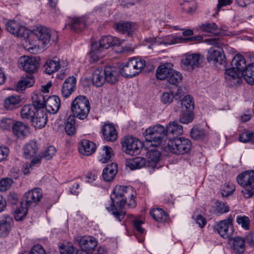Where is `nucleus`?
<instances>
[{"instance_id":"338daca9","label":"nucleus","mask_w":254,"mask_h":254,"mask_svg":"<svg viewBox=\"0 0 254 254\" xmlns=\"http://www.w3.org/2000/svg\"><path fill=\"white\" fill-rule=\"evenodd\" d=\"M9 153L7 147L4 146L0 147V162L5 160Z\"/></svg>"},{"instance_id":"c756f323","label":"nucleus","mask_w":254,"mask_h":254,"mask_svg":"<svg viewBox=\"0 0 254 254\" xmlns=\"http://www.w3.org/2000/svg\"><path fill=\"white\" fill-rule=\"evenodd\" d=\"M196 37H191L189 38H182L177 36L168 35L162 40V43L165 45H170L175 44L178 43H185L188 41L196 40Z\"/></svg>"},{"instance_id":"7c9ffc66","label":"nucleus","mask_w":254,"mask_h":254,"mask_svg":"<svg viewBox=\"0 0 254 254\" xmlns=\"http://www.w3.org/2000/svg\"><path fill=\"white\" fill-rule=\"evenodd\" d=\"M160 152L155 149L150 150L147 153L146 164L148 167L154 168L160 160Z\"/></svg>"},{"instance_id":"f704fd0d","label":"nucleus","mask_w":254,"mask_h":254,"mask_svg":"<svg viewBox=\"0 0 254 254\" xmlns=\"http://www.w3.org/2000/svg\"><path fill=\"white\" fill-rule=\"evenodd\" d=\"M59 61V59L57 57L54 58L53 60H47L44 65L45 73L50 75L58 71L61 67Z\"/></svg>"},{"instance_id":"39448f33","label":"nucleus","mask_w":254,"mask_h":254,"mask_svg":"<svg viewBox=\"0 0 254 254\" xmlns=\"http://www.w3.org/2000/svg\"><path fill=\"white\" fill-rule=\"evenodd\" d=\"M144 137L146 142H151V145L155 146L160 145L163 140L167 138L165 128L161 125L147 128L144 132Z\"/></svg>"},{"instance_id":"f3484780","label":"nucleus","mask_w":254,"mask_h":254,"mask_svg":"<svg viewBox=\"0 0 254 254\" xmlns=\"http://www.w3.org/2000/svg\"><path fill=\"white\" fill-rule=\"evenodd\" d=\"M102 137L107 141L114 142L117 138V131L115 127L111 124H105L101 129Z\"/></svg>"},{"instance_id":"b1692460","label":"nucleus","mask_w":254,"mask_h":254,"mask_svg":"<svg viewBox=\"0 0 254 254\" xmlns=\"http://www.w3.org/2000/svg\"><path fill=\"white\" fill-rule=\"evenodd\" d=\"M61 107L60 98L56 95L49 97L46 101V111L50 114H55L59 110Z\"/></svg>"},{"instance_id":"4d7b16f0","label":"nucleus","mask_w":254,"mask_h":254,"mask_svg":"<svg viewBox=\"0 0 254 254\" xmlns=\"http://www.w3.org/2000/svg\"><path fill=\"white\" fill-rule=\"evenodd\" d=\"M236 221L245 230H249L250 229V220L248 217L246 216H238L236 219Z\"/></svg>"},{"instance_id":"37998d69","label":"nucleus","mask_w":254,"mask_h":254,"mask_svg":"<svg viewBox=\"0 0 254 254\" xmlns=\"http://www.w3.org/2000/svg\"><path fill=\"white\" fill-rule=\"evenodd\" d=\"M126 165L132 170L140 169L147 165L146 160L144 158L135 157L127 161Z\"/></svg>"},{"instance_id":"58836bf2","label":"nucleus","mask_w":254,"mask_h":254,"mask_svg":"<svg viewBox=\"0 0 254 254\" xmlns=\"http://www.w3.org/2000/svg\"><path fill=\"white\" fill-rule=\"evenodd\" d=\"M20 101L21 99L19 96H9L4 99V107L7 110H12L19 106Z\"/></svg>"},{"instance_id":"5701e85b","label":"nucleus","mask_w":254,"mask_h":254,"mask_svg":"<svg viewBox=\"0 0 254 254\" xmlns=\"http://www.w3.org/2000/svg\"><path fill=\"white\" fill-rule=\"evenodd\" d=\"M105 80L109 84H115L119 78V71L114 66H106L104 70Z\"/></svg>"},{"instance_id":"aec40b11","label":"nucleus","mask_w":254,"mask_h":254,"mask_svg":"<svg viewBox=\"0 0 254 254\" xmlns=\"http://www.w3.org/2000/svg\"><path fill=\"white\" fill-rule=\"evenodd\" d=\"M114 28L119 33H127L128 35H131L132 33L137 29L138 26L135 23L125 22L115 23Z\"/></svg>"},{"instance_id":"1a4fd4ad","label":"nucleus","mask_w":254,"mask_h":254,"mask_svg":"<svg viewBox=\"0 0 254 254\" xmlns=\"http://www.w3.org/2000/svg\"><path fill=\"white\" fill-rule=\"evenodd\" d=\"M213 228L214 232H217L223 238H230L234 230L232 225V215L229 216L226 219L216 223L214 225Z\"/></svg>"},{"instance_id":"9b49d317","label":"nucleus","mask_w":254,"mask_h":254,"mask_svg":"<svg viewBox=\"0 0 254 254\" xmlns=\"http://www.w3.org/2000/svg\"><path fill=\"white\" fill-rule=\"evenodd\" d=\"M204 60V57L199 54L186 55L182 60L181 66L185 70L191 71L198 68Z\"/></svg>"},{"instance_id":"79ce46f5","label":"nucleus","mask_w":254,"mask_h":254,"mask_svg":"<svg viewBox=\"0 0 254 254\" xmlns=\"http://www.w3.org/2000/svg\"><path fill=\"white\" fill-rule=\"evenodd\" d=\"M213 213L216 215H220L228 212L230 209L229 206L224 202L216 200L213 206Z\"/></svg>"},{"instance_id":"603ef678","label":"nucleus","mask_w":254,"mask_h":254,"mask_svg":"<svg viewBox=\"0 0 254 254\" xmlns=\"http://www.w3.org/2000/svg\"><path fill=\"white\" fill-rule=\"evenodd\" d=\"M28 207L21 204L20 208L16 209L14 213V217L16 221H21L26 216Z\"/></svg>"},{"instance_id":"e2e57ef3","label":"nucleus","mask_w":254,"mask_h":254,"mask_svg":"<svg viewBox=\"0 0 254 254\" xmlns=\"http://www.w3.org/2000/svg\"><path fill=\"white\" fill-rule=\"evenodd\" d=\"M61 254H74V248L71 245H63L59 248Z\"/></svg>"},{"instance_id":"a18cd8bd","label":"nucleus","mask_w":254,"mask_h":254,"mask_svg":"<svg viewBox=\"0 0 254 254\" xmlns=\"http://www.w3.org/2000/svg\"><path fill=\"white\" fill-rule=\"evenodd\" d=\"M28 127L21 122H17L13 125L12 131L18 137H24L26 135Z\"/></svg>"},{"instance_id":"473e14b6","label":"nucleus","mask_w":254,"mask_h":254,"mask_svg":"<svg viewBox=\"0 0 254 254\" xmlns=\"http://www.w3.org/2000/svg\"><path fill=\"white\" fill-rule=\"evenodd\" d=\"M34 77L31 74L26 77H21L16 85V91L20 92L25 90L26 88L31 87L34 83Z\"/></svg>"},{"instance_id":"680f3d73","label":"nucleus","mask_w":254,"mask_h":254,"mask_svg":"<svg viewBox=\"0 0 254 254\" xmlns=\"http://www.w3.org/2000/svg\"><path fill=\"white\" fill-rule=\"evenodd\" d=\"M12 183L13 180L11 178H6L2 179L0 181V191H5L8 190Z\"/></svg>"},{"instance_id":"6ab92c4d","label":"nucleus","mask_w":254,"mask_h":254,"mask_svg":"<svg viewBox=\"0 0 254 254\" xmlns=\"http://www.w3.org/2000/svg\"><path fill=\"white\" fill-rule=\"evenodd\" d=\"M124 42V40H120L117 37L107 36L102 37L98 44L99 47L105 51L110 47L120 46Z\"/></svg>"},{"instance_id":"ddd939ff","label":"nucleus","mask_w":254,"mask_h":254,"mask_svg":"<svg viewBox=\"0 0 254 254\" xmlns=\"http://www.w3.org/2000/svg\"><path fill=\"white\" fill-rule=\"evenodd\" d=\"M42 197V191L40 188H35L27 192L21 201V205L27 207L35 206Z\"/></svg>"},{"instance_id":"9d476101","label":"nucleus","mask_w":254,"mask_h":254,"mask_svg":"<svg viewBox=\"0 0 254 254\" xmlns=\"http://www.w3.org/2000/svg\"><path fill=\"white\" fill-rule=\"evenodd\" d=\"M141 145V142L139 139L131 136L125 137L122 140L124 152L132 156L139 153Z\"/></svg>"},{"instance_id":"f257e3e1","label":"nucleus","mask_w":254,"mask_h":254,"mask_svg":"<svg viewBox=\"0 0 254 254\" xmlns=\"http://www.w3.org/2000/svg\"><path fill=\"white\" fill-rule=\"evenodd\" d=\"M136 191L131 186H116L111 195V200L105 203L106 209L116 220L121 221L126 215L124 210L125 205L130 208L136 206Z\"/></svg>"},{"instance_id":"c03bdc74","label":"nucleus","mask_w":254,"mask_h":254,"mask_svg":"<svg viewBox=\"0 0 254 254\" xmlns=\"http://www.w3.org/2000/svg\"><path fill=\"white\" fill-rule=\"evenodd\" d=\"M246 81L250 85H254V63L247 65L244 72H242Z\"/></svg>"},{"instance_id":"0e129e2a","label":"nucleus","mask_w":254,"mask_h":254,"mask_svg":"<svg viewBox=\"0 0 254 254\" xmlns=\"http://www.w3.org/2000/svg\"><path fill=\"white\" fill-rule=\"evenodd\" d=\"M56 152V149L53 146H50L44 153L43 157L46 160L51 159Z\"/></svg>"},{"instance_id":"f8f14e48","label":"nucleus","mask_w":254,"mask_h":254,"mask_svg":"<svg viewBox=\"0 0 254 254\" xmlns=\"http://www.w3.org/2000/svg\"><path fill=\"white\" fill-rule=\"evenodd\" d=\"M6 29L11 34L26 39L29 36V30L15 20H9L5 23Z\"/></svg>"},{"instance_id":"bb28decb","label":"nucleus","mask_w":254,"mask_h":254,"mask_svg":"<svg viewBox=\"0 0 254 254\" xmlns=\"http://www.w3.org/2000/svg\"><path fill=\"white\" fill-rule=\"evenodd\" d=\"M173 65L170 63H165L159 66L156 72V77L160 80H165L168 79L170 73L173 69Z\"/></svg>"},{"instance_id":"3c124183","label":"nucleus","mask_w":254,"mask_h":254,"mask_svg":"<svg viewBox=\"0 0 254 254\" xmlns=\"http://www.w3.org/2000/svg\"><path fill=\"white\" fill-rule=\"evenodd\" d=\"M65 130L66 133L69 135H72L75 132V117L69 116L66 121L65 125Z\"/></svg>"},{"instance_id":"e433bc0d","label":"nucleus","mask_w":254,"mask_h":254,"mask_svg":"<svg viewBox=\"0 0 254 254\" xmlns=\"http://www.w3.org/2000/svg\"><path fill=\"white\" fill-rule=\"evenodd\" d=\"M37 109L33 105H25L21 109L20 114L21 118L24 120L31 121L34 115H35Z\"/></svg>"},{"instance_id":"8fccbe9b","label":"nucleus","mask_w":254,"mask_h":254,"mask_svg":"<svg viewBox=\"0 0 254 254\" xmlns=\"http://www.w3.org/2000/svg\"><path fill=\"white\" fill-rule=\"evenodd\" d=\"M113 155V151L112 148L109 146L103 147L102 154L99 161L102 163H106L110 161Z\"/></svg>"},{"instance_id":"ea45409f","label":"nucleus","mask_w":254,"mask_h":254,"mask_svg":"<svg viewBox=\"0 0 254 254\" xmlns=\"http://www.w3.org/2000/svg\"><path fill=\"white\" fill-rule=\"evenodd\" d=\"M150 214L155 220L161 223L166 222L168 219V214L160 208H153Z\"/></svg>"},{"instance_id":"a19ab883","label":"nucleus","mask_w":254,"mask_h":254,"mask_svg":"<svg viewBox=\"0 0 254 254\" xmlns=\"http://www.w3.org/2000/svg\"><path fill=\"white\" fill-rule=\"evenodd\" d=\"M246 239L236 237L233 239L232 248L237 254H243L245 250Z\"/></svg>"},{"instance_id":"c85d7f7f","label":"nucleus","mask_w":254,"mask_h":254,"mask_svg":"<svg viewBox=\"0 0 254 254\" xmlns=\"http://www.w3.org/2000/svg\"><path fill=\"white\" fill-rule=\"evenodd\" d=\"M79 245L81 249L91 252L93 251V249L97 246V241L93 237L85 236L80 239Z\"/></svg>"},{"instance_id":"13d9d810","label":"nucleus","mask_w":254,"mask_h":254,"mask_svg":"<svg viewBox=\"0 0 254 254\" xmlns=\"http://www.w3.org/2000/svg\"><path fill=\"white\" fill-rule=\"evenodd\" d=\"M200 28L203 32L214 33L216 32L217 26L214 22L206 23L202 24Z\"/></svg>"},{"instance_id":"69168bd1","label":"nucleus","mask_w":254,"mask_h":254,"mask_svg":"<svg viewBox=\"0 0 254 254\" xmlns=\"http://www.w3.org/2000/svg\"><path fill=\"white\" fill-rule=\"evenodd\" d=\"M30 254H46V252L41 245L37 244L31 248Z\"/></svg>"},{"instance_id":"2eb2a0df","label":"nucleus","mask_w":254,"mask_h":254,"mask_svg":"<svg viewBox=\"0 0 254 254\" xmlns=\"http://www.w3.org/2000/svg\"><path fill=\"white\" fill-rule=\"evenodd\" d=\"M165 128L167 138L169 141L174 137H178V136L181 135L183 132V127L178 121L170 122Z\"/></svg>"},{"instance_id":"dca6fc26","label":"nucleus","mask_w":254,"mask_h":254,"mask_svg":"<svg viewBox=\"0 0 254 254\" xmlns=\"http://www.w3.org/2000/svg\"><path fill=\"white\" fill-rule=\"evenodd\" d=\"M34 34L38 38L39 41L43 46H46L50 43L52 36V31L47 27L40 26L37 27L34 30Z\"/></svg>"},{"instance_id":"20e7f679","label":"nucleus","mask_w":254,"mask_h":254,"mask_svg":"<svg viewBox=\"0 0 254 254\" xmlns=\"http://www.w3.org/2000/svg\"><path fill=\"white\" fill-rule=\"evenodd\" d=\"M238 184L243 188L241 192L246 198L254 194V171L248 170L239 174L237 177Z\"/></svg>"},{"instance_id":"2f4dec72","label":"nucleus","mask_w":254,"mask_h":254,"mask_svg":"<svg viewBox=\"0 0 254 254\" xmlns=\"http://www.w3.org/2000/svg\"><path fill=\"white\" fill-rule=\"evenodd\" d=\"M105 55V51L99 47L98 42L93 43L89 53L90 60L92 62H97Z\"/></svg>"},{"instance_id":"423d86ee","label":"nucleus","mask_w":254,"mask_h":254,"mask_svg":"<svg viewBox=\"0 0 254 254\" xmlns=\"http://www.w3.org/2000/svg\"><path fill=\"white\" fill-rule=\"evenodd\" d=\"M207 43L209 45H214L217 47V49L211 48L209 50L207 57L208 62L223 65L224 66H225L226 64L225 57L223 54L222 50L219 48V45L221 44V40L219 38H211L207 40Z\"/></svg>"},{"instance_id":"052dcab7","label":"nucleus","mask_w":254,"mask_h":254,"mask_svg":"<svg viewBox=\"0 0 254 254\" xmlns=\"http://www.w3.org/2000/svg\"><path fill=\"white\" fill-rule=\"evenodd\" d=\"M175 97L174 91L166 92L162 94L161 96V101L163 104H169L173 100Z\"/></svg>"},{"instance_id":"bf43d9fd","label":"nucleus","mask_w":254,"mask_h":254,"mask_svg":"<svg viewBox=\"0 0 254 254\" xmlns=\"http://www.w3.org/2000/svg\"><path fill=\"white\" fill-rule=\"evenodd\" d=\"M235 187L232 184H225L221 190V194L223 196L227 197L233 193Z\"/></svg>"},{"instance_id":"864d4df0","label":"nucleus","mask_w":254,"mask_h":254,"mask_svg":"<svg viewBox=\"0 0 254 254\" xmlns=\"http://www.w3.org/2000/svg\"><path fill=\"white\" fill-rule=\"evenodd\" d=\"M193 119L192 112L182 110L180 115L179 122L182 124H188Z\"/></svg>"},{"instance_id":"412c9836","label":"nucleus","mask_w":254,"mask_h":254,"mask_svg":"<svg viewBox=\"0 0 254 254\" xmlns=\"http://www.w3.org/2000/svg\"><path fill=\"white\" fill-rule=\"evenodd\" d=\"M48 117L44 110H36L35 115L31 121L32 125L36 128H42L47 124Z\"/></svg>"},{"instance_id":"72a5a7b5","label":"nucleus","mask_w":254,"mask_h":254,"mask_svg":"<svg viewBox=\"0 0 254 254\" xmlns=\"http://www.w3.org/2000/svg\"><path fill=\"white\" fill-rule=\"evenodd\" d=\"M38 150L37 143L34 141H30L23 148V155L26 159H30L37 154Z\"/></svg>"},{"instance_id":"7ed1b4c3","label":"nucleus","mask_w":254,"mask_h":254,"mask_svg":"<svg viewBox=\"0 0 254 254\" xmlns=\"http://www.w3.org/2000/svg\"><path fill=\"white\" fill-rule=\"evenodd\" d=\"M90 104L88 98L83 95L76 97L71 104V111L73 117L84 120L88 116Z\"/></svg>"},{"instance_id":"a878e982","label":"nucleus","mask_w":254,"mask_h":254,"mask_svg":"<svg viewBox=\"0 0 254 254\" xmlns=\"http://www.w3.org/2000/svg\"><path fill=\"white\" fill-rule=\"evenodd\" d=\"M13 219L9 215H4L3 218L0 220V237H5L9 234L12 225Z\"/></svg>"},{"instance_id":"cd10ccee","label":"nucleus","mask_w":254,"mask_h":254,"mask_svg":"<svg viewBox=\"0 0 254 254\" xmlns=\"http://www.w3.org/2000/svg\"><path fill=\"white\" fill-rule=\"evenodd\" d=\"M118 172L117 165L112 163L107 165L103 170L102 177L106 182L112 181Z\"/></svg>"},{"instance_id":"774afa93","label":"nucleus","mask_w":254,"mask_h":254,"mask_svg":"<svg viewBox=\"0 0 254 254\" xmlns=\"http://www.w3.org/2000/svg\"><path fill=\"white\" fill-rule=\"evenodd\" d=\"M143 223L142 221L138 219H136L133 222L134 228L140 234H143L144 232V229L141 226Z\"/></svg>"},{"instance_id":"6e6552de","label":"nucleus","mask_w":254,"mask_h":254,"mask_svg":"<svg viewBox=\"0 0 254 254\" xmlns=\"http://www.w3.org/2000/svg\"><path fill=\"white\" fill-rule=\"evenodd\" d=\"M168 149L176 154H184L188 153L191 148V141L184 137H174L169 141Z\"/></svg>"},{"instance_id":"393cba45","label":"nucleus","mask_w":254,"mask_h":254,"mask_svg":"<svg viewBox=\"0 0 254 254\" xmlns=\"http://www.w3.org/2000/svg\"><path fill=\"white\" fill-rule=\"evenodd\" d=\"M95 143L87 139H82L79 144L78 150L80 154L86 156L92 154L96 150Z\"/></svg>"},{"instance_id":"a211bd4d","label":"nucleus","mask_w":254,"mask_h":254,"mask_svg":"<svg viewBox=\"0 0 254 254\" xmlns=\"http://www.w3.org/2000/svg\"><path fill=\"white\" fill-rule=\"evenodd\" d=\"M68 25L71 30L79 32L86 27L87 19L85 17H72L69 18Z\"/></svg>"},{"instance_id":"f03ea898","label":"nucleus","mask_w":254,"mask_h":254,"mask_svg":"<svg viewBox=\"0 0 254 254\" xmlns=\"http://www.w3.org/2000/svg\"><path fill=\"white\" fill-rule=\"evenodd\" d=\"M232 65L234 66L232 68L226 69L225 78L236 84L239 83L242 73L247 68L245 58L241 55H236L232 60Z\"/></svg>"},{"instance_id":"c9c22d12","label":"nucleus","mask_w":254,"mask_h":254,"mask_svg":"<svg viewBox=\"0 0 254 254\" xmlns=\"http://www.w3.org/2000/svg\"><path fill=\"white\" fill-rule=\"evenodd\" d=\"M93 85L96 87H101L106 81L104 70L101 68L96 69L92 73Z\"/></svg>"},{"instance_id":"5fc2aeb1","label":"nucleus","mask_w":254,"mask_h":254,"mask_svg":"<svg viewBox=\"0 0 254 254\" xmlns=\"http://www.w3.org/2000/svg\"><path fill=\"white\" fill-rule=\"evenodd\" d=\"M207 134V132L201 128H193L191 129L190 135L194 139L202 138Z\"/></svg>"},{"instance_id":"49530a36","label":"nucleus","mask_w":254,"mask_h":254,"mask_svg":"<svg viewBox=\"0 0 254 254\" xmlns=\"http://www.w3.org/2000/svg\"><path fill=\"white\" fill-rule=\"evenodd\" d=\"M239 140L243 143H254V132L244 129L239 135Z\"/></svg>"},{"instance_id":"0eeeda50","label":"nucleus","mask_w":254,"mask_h":254,"mask_svg":"<svg viewBox=\"0 0 254 254\" xmlns=\"http://www.w3.org/2000/svg\"><path fill=\"white\" fill-rule=\"evenodd\" d=\"M145 61L139 58L130 59L121 68V74L126 78H131L140 72L145 66Z\"/></svg>"},{"instance_id":"4468645a","label":"nucleus","mask_w":254,"mask_h":254,"mask_svg":"<svg viewBox=\"0 0 254 254\" xmlns=\"http://www.w3.org/2000/svg\"><path fill=\"white\" fill-rule=\"evenodd\" d=\"M19 63L21 68L30 74L36 72L39 66L38 61L34 57L22 56L19 58Z\"/></svg>"},{"instance_id":"de8ad7c7","label":"nucleus","mask_w":254,"mask_h":254,"mask_svg":"<svg viewBox=\"0 0 254 254\" xmlns=\"http://www.w3.org/2000/svg\"><path fill=\"white\" fill-rule=\"evenodd\" d=\"M182 110L192 112L194 109V103L192 98L189 95L185 96L181 102Z\"/></svg>"},{"instance_id":"6e6d98bb","label":"nucleus","mask_w":254,"mask_h":254,"mask_svg":"<svg viewBox=\"0 0 254 254\" xmlns=\"http://www.w3.org/2000/svg\"><path fill=\"white\" fill-rule=\"evenodd\" d=\"M14 124L13 120L11 118H2L0 120V128L3 130H9Z\"/></svg>"},{"instance_id":"09e8293b","label":"nucleus","mask_w":254,"mask_h":254,"mask_svg":"<svg viewBox=\"0 0 254 254\" xmlns=\"http://www.w3.org/2000/svg\"><path fill=\"white\" fill-rule=\"evenodd\" d=\"M183 79L182 74L174 69L172 70L170 74L168 76L167 81L170 84L174 85H177Z\"/></svg>"},{"instance_id":"4be33fe9","label":"nucleus","mask_w":254,"mask_h":254,"mask_svg":"<svg viewBox=\"0 0 254 254\" xmlns=\"http://www.w3.org/2000/svg\"><path fill=\"white\" fill-rule=\"evenodd\" d=\"M76 78L70 76L65 79L63 84L62 95L64 98H67L73 92L76 88Z\"/></svg>"},{"instance_id":"4c0bfd02","label":"nucleus","mask_w":254,"mask_h":254,"mask_svg":"<svg viewBox=\"0 0 254 254\" xmlns=\"http://www.w3.org/2000/svg\"><path fill=\"white\" fill-rule=\"evenodd\" d=\"M32 104L37 110H44L46 106L45 97L42 93H34L32 96Z\"/></svg>"}]
</instances>
